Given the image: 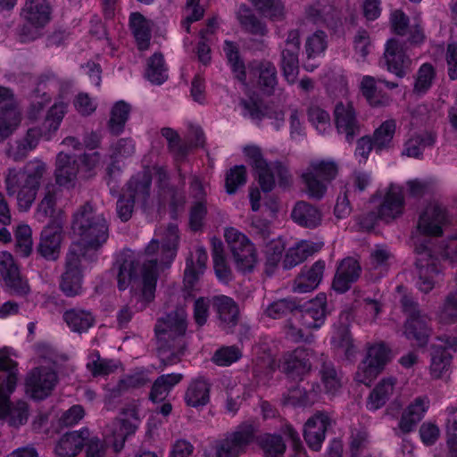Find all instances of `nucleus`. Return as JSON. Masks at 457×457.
Segmentation results:
<instances>
[{"mask_svg": "<svg viewBox=\"0 0 457 457\" xmlns=\"http://www.w3.org/2000/svg\"><path fill=\"white\" fill-rule=\"evenodd\" d=\"M179 233L175 224L166 228L159 227L154 239L149 243L139 262H143L139 276L134 274L131 262L125 263L118 275V287L124 290L129 287L132 293V301L137 311L143 310L154 300L158 274L169 268L178 250Z\"/></svg>", "mask_w": 457, "mask_h": 457, "instance_id": "f257e3e1", "label": "nucleus"}, {"mask_svg": "<svg viewBox=\"0 0 457 457\" xmlns=\"http://www.w3.org/2000/svg\"><path fill=\"white\" fill-rule=\"evenodd\" d=\"M71 245L61 288L69 296L81 292L82 273L108 238L104 217L87 204L76 211L71 227Z\"/></svg>", "mask_w": 457, "mask_h": 457, "instance_id": "f03ea898", "label": "nucleus"}, {"mask_svg": "<svg viewBox=\"0 0 457 457\" xmlns=\"http://www.w3.org/2000/svg\"><path fill=\"white\" fill-rule=\"evenodd\" d=\"M100 137L97 134L92 133L85 139L87 153L78 163L77 154L71 152L61 151L57 155L55 168L56 186L47 187L44 199L38 205L37 214L45 217H54L56 211L54 208L55 200L62 190L73 188L78 178H89L96 173L104 164V161L98 152L94 149L98 146Z\"/></svg>", "mask_w": 457, "mask_h": 457, "instance_id": "7ed1b4c3", "label": "nucleus"}, {"mask_svg": "<svg viewBox=\"0 0 457 457\" xmlns=\"http://www.w3.org/2000/svg\"><path fill=\"white\" fill-rule=\"evenodd\" d=\"M448 223L445 208L437 202L430 203L421 212L416 232L411 237L416 266L419 270L418 287L420 291L429 292L439 277L436 259L432 255L431 237L439 236Z\"/></svg>", "mask_w": 457, "mask_h": 457, "instance_id": "20e7f679", "label": "nucleus"}, {"mask_svg": "<svg viewBox=\"0 0 457 457\" xmlns=\"http://www.w3.org/2000/svg\"><path fill=\"white\" fill-rule=\"evenodd\" d=\"M223 51L228 65L235 79L241 84L245 94L260 89L265 94H270L277 85L276 69L270 62H252L246 70L242 60L238 46L226 40Z\"/></svg>", "mask_w": 457, "mask_h": 457, "instance_id": "39448f33", "label": "nucleus"}, {"mask_svg": "<svg viewBox=\"0 0 457 457\" xmlns=\"http://www.w3.org/2000/svg\"><path fill=\"white\" fill-rule=\"evenodd\" d=\"M15 354L11 348L0 349V422H7L12 427L23 425L29 416L25 402L11 403L18 381Z\"/></svg>", "mask_w": 457, "mask_h": 457, "instance_id": "423d86ee", "label": "nucleus"}, {"mask_svg": "<svg viewBox=\"0 0 457 457\" xmlns=\"http://www.w3.org/2000/svg\"><path fill=\"white\" fill-rule=\"evenodd\" d=\"M139 424L140 418L136 405L125 409L118 420L107 427L104 441L96 437L90 438L86 457H106L109 446H112L115 453L120 452L126 439L136 432Z\"/></svg>", "mask_w": 457, "mask_h": 457, "instance_id": "0eeeda50", "label": "nucleus"}, {"mask_svg": "<svg viewBox=\"0 0 457 457\" xmlns=\"http://www.w3.org/2000/svg\"><path fill=\"white\" fill-rule=\"evenodd\" d=\"M46 170V164L39 160L29 162L24 170H9L5 179L6 191L10 195H16L20 211L27 212L31 207Z\"/></svg>", "mask_w": 457, "mask_h": 457, "instance_id": "6e6552de", "label": "nucleus"}, {"mask_svg": "<svg viewBox=\"0 0 457 457\" xmlns=\"http://www.w3.org/2000/svg\"><path fill=\"white\" fill-rule=\"evenodd\" d=\"M67 102L63 100L56 101L47 111L40 131L36 129H29L24 141L19 143L16 149L11 148L8 154L14 159H19L34 149L40 138L50 139L58 130L67 112Z\"/></svg>", "mask_w": 457, "mask_h": 457, "instance_id": "1a4fd4ad", "label": "nucleus"}, {"mask_svg": "<svg viewBox=\"0 0 457 457\" xmlns=\"http://www.w3.org/2000/svg\"><path fill=\"white\" fill-rule=\"evenodd\" d=\"M246 161L258 174L259 183L265 192L273 189L276 184L286 187L289 181L287 169L280 163H268L258 146L248 145L244 148Z\"/></svg>", "mask_w": 457, "mask_h": 457, "instance_id": "9d476101", "label": "nucleus"}, {"mask_svg": "<svg viewBox=\"0 0 457 457\" xmlns=\"http://www.w3.org/2000/svg\"><path fill=\"white\" fill-rule=\"evenodd\" d=\"M254 428L243 425L225 437L214 440L204 449V457H239L253 441Z\"/></svg>", "mask_w": 457, "mask_h": 457, "instance_id": "9b49d317", "label": "nucleus"}, {"mask_svg": "<svg viewBox=\"0 0 457 457\" xmlns=\"http://www.w3.org/2000/svg\"><path fill=\"white\" fill-rule=\"evenodd\" d=\"M337 174V164L328 159H314L302 173V179L308 195L313 198H321L328 184Z\"/></svg>", "mask_w": 457, "mask_h": 457, "instance_id": "f8f14e48", "label": "nucleus"}, {"mask_svg": "<svg viewBox=\"0 0 457 457\" xmlns=\"http://www.w3.org/2000/svg\"><path fill=\"white\" fill-rule=\"evenodd\" d=\"M154 174V179L158 184L159 187L162 189L163 183L167 178L166 172L162 168L154 167L152 170H147L145 173L134 178L129 184L128 194L132 199H125V195L120 197L117 203V212L121 220H128L132 213L133 203L145 199L148 195L149 190V175Z\"/></svg>", "mask_w": 457, "mask_h": 457, "instance_id": "ddd939ff", "label": "nucleus"}, {"mask_svg": "<svg viewBox=\"0 0 457 457\" xmlns=\"http://www.w3.org/2000/svg\"><path fill=\"white\" fill-rule=\"evenodd\" d=\"M224 237L231 251L237 269L241 272L253 271L258 263L253 244L245 234L235 228H226Z\"/></svg>", "mask_w": 457, "mask_h": 457, "instance_id": "4468645a", "label": "nucleus"}, {"mask_svg": "<svg viewBox=\"0 0 457 457\" xmlns=\"http://www.w3.org/2000/svg\"><path fill=\"white\" fill-rule=\"evenodd\" d=\"M371 204L374 208H378V211L372 212L360 224L363 229L367 230L372 228L378 219L387 221L402 213L403 207L402 187L398 185H391L384 198L378 200L375 197Z\"/></svg>", "mask_w": 457, "mask_h": 457, "instance_id": "2eb2a0df", "label": "nucleus"}, {"mask_svg": "<svg viewBox=\"0 0 457 457\" xmlns=\"http://www.w3.org/2000/svg\"><path fill=\"white\" fill-rule=\"evenodd\" d=\"M57 383V375L53 362L46 361L45 365L33 369L27 376L26 394L36 400L49 396Z\"/></svg>", "mask_w": 457, "mask_h": 457, "instance_id": "dca6fc26", "label": "nucleus"}, {"mask_svg": "<svg viewBox=\"0 0 457 457\" xmlns=\"http://www.w3.org/2000/svg\"><path fill=\"white\" fill-rule=\"evenodd\" d=\"M63 239V219L58 212L56 219L42 229L37 251L44 258L54 261L60 255Z\"/></svg>", "mask_w": 457, "mask_h": 457, "instance_id": "f3484780", "label": "nucleus"}, {"mask_svg": "<svg viewBox=\"0 0 457 457\" xmlns=\"http://www.w3.org/2000/svg\"><path fill=\"white\" fill-rule=\"evenodd\" d=\"M390 358V351L383 344L370 346L368 350L367 357L356 372V380L360 383L369 385L384 369Z\"/></svg>", "mask_w": 457, "mask_h": 457, "instance_id": "a211bd4d", "label": "nucleus"}, {"mask_svg": "<svg viewBox=\"0 0 457 457\" xmlns=\"http://www.w3.org/2000/svg\"><path fill=\"white\" fill-rule=\"evenodd\" d=\"M457 346V337H439L433 345L430 362V374L435 378L445 376L451 368L452 352Z\"/></svg>", "mask_w": 457, "mask_h": 457, "instance_id": "6ab92c4d", "label": "nucleus"}, {"mask_svg": "<svg viewBox=\"0 0 457 457\" xmlns=\"http://www.w3.org/2000/svg\"><path fill=\"white\" fill-rule=\"evenodd\" d=\"M237 109L241 115L254 121L261 120L264 117L269 118L277 129L284 123V114L281 111L263 107L257 99L251 96L248 99H241Z\"/></svg>", "mask_w": 457, "mask_h": 457, "instance_id": "aec40b11", "label": "nucleus"}, {"mask_svg": "<svg viewBox=\"0 0 457 457\" xmlns=\"http://www.w3.org/2000/svg\"><path fill=\"white\" fill-rule=\"evenodd\" d=\"M0 276L5 286L17 295H25L29 288L26 280L20 275L12 255L8 252L0 253Z\"/></svg>", "mask_w": 457, "mask_h": 457, "instance_id": "412c9836", "label": "nucleus"}, {"mask_svg": "<svg viewBox=\"0 0 457 457\" xmlns=\"http://www.w3.org/2000/svg\"><path fill=\"white\" fill-rule=\"evenodd\" d=\"M300 48V34L297 30L288 33L285 47L282 51V71L288 83L296 81L299 66L298 52Z\"/></svg>", "mask_w": 457, "mask_h": 457, "instance_id": "4be33fe9", "label": "nucleus"}, {"mask_svg": "<svg viewBox=\"0 0 457 457\" xmlns=\"http://www.w3.org/2000/svg\"><path fill=\"white\" fill-rule=\"evenodd\" d=\"M384 58L387 71L398 78L404 77L411 65V60L406 54L403 46L394 38L386 42Z\"/></svg>", "mask_w": 457, "mask_h": 457, "instance_id": "5701e85b", "label": "nucleus"}, {"mask_svg": "<svg viewBox=\"0 0 457 457\" xmlns=\"http://www.w3.org/2000/svg\"><path fill=\"white\" fill-rule=\"evenodd\" d=\"M329 426V417L325 412H316L303 425V435L308 446L314 451L320 450Z\"/></svg>", "mask_w": 457, "mask_h": 457, "instance_id": "b1692460", "label": "nucleus"}, {"mask_svg": "<svg viewBox=\"0 0 457 457\" xmlns=\"http://www.w3.org/2000/svg\"><path fill=\"white\" fill-rule=\"evenodd\" d=\"M12 94L9 89L0 87V141L7 137L21 122V113L12 107Z\"/></svg>", "mask_w": 457, "mask_h": 457, "instance_id": "393cba45", "label": "nucleus"}, {"mask_svg": "<svg viewBox=\"0 0 457 457\" xmlns=\"http://www.w3.org/2000/svg\"><path fill=\"white\" fill-rule=\"evenodd\" d=\"M89 440L87 428L68 432L56 441L54 453L58 457H76Z\"/></svg>", "mask_w": 457, "mask_h": 457, "instance_id": "a878e982", "label": "nucleus"}, {"mask_svg": "<svg viewBox=\"0 0 457 457\" xmlns=\"http://www.w3.org/2000/svg\"><path fill=\"white\" fill-rule=\"evenodd\" d=\"M187 329V314L184 309H179L174 313L158 320L155 333L159 339H173L181 336Z\"/></svg>", "mask_w": 457, "mask_h": 457, "instance_id": "bb28decb", "label": "nucleus"}, {"mask_svg": "<svg viewBox=\"0 0 457 457\" xmlns=\"http://www.w3.org/2000/svg\"><path fill=\"white\" fill-rule=\"evenodd\" d=\"M207 253L201 247L196 246L191 252L186 262V269L184 273V286L186 290H193L201 275L206 269Z\"/></svg>", "mask_w": 457, "mask_h": 457, "instance_id": "cd10ccee", "label": "nucleus"}, {"mask_svg": "<svg viewBox=\"0 0 457 457\" xmlns=\"http://www.w3.org/2000/svg\"><path fill=\"white\" fill-rule=\"evenodd\" d=\"M427 320L420 312H413L404 324V336L418 346H425L428 343L430 328Z\"/></svg>", "mask_w": 457, "mask_h": 457, "instance_id": "c85d7f7f", "label": "nucleus"}, {"mask_svg": "<svg viewBox=\"0 0 457 457\" xmlns=\"http://www.w3.org/2000/svg\"><path fill=\"white\" fill-rule=\"evenodd\" d=\"M334 118L337 131L345 134L346 140H352L358 131V123L353 105L349 102L337 103L334 111Z\"/></svg>", "mask_w": 457, "mask_h": 457, "instance_id": "c756f323", "label": "nucleus"}, {"mask_svg": "<svg viewBox=\"0 0 457 457\" xmlns=\"http://www.w3.org/2000/svg\"><path fill=\"white\" fill-rule=\"evenodd\" d=\"M278 368L289 378H300L311 368L310 353L305 349L297 348L285 355L283 363Z\"/></svg>", "mask_w": 457, "mask_h": 457, "instance_id": "7c9ffc66", "label": "nucleus"}, {"mask_svg": "<svg viewBox=\"0 0 457 457\" xmlns=\"http://www.w3.org/2000/svg\"><path fill=\"white\" fill-rule=\"evenodd\" d=\"M360 271V265L355 259L350 257L344 259L340 262L333 280L334 290L339 293L347 291L359 278Z\"/></svg>", "mask_w": 457, "mask_h": 457, "instance_id": "2f4dec72", "label": "nucleus"}, {"mask_svg": "<svg viewBox=\"0 0 457 457\" xmlns=\"http://www.w3.org/2000/svg\"><path fill=\"white\" fill-rule=\"evenodd\" d=\"M428 408L429 399L427 396L416 397L403 411L399 422V428L404 433L412 430L424 417Z\"/></svg>", "mask_w": 457, "mask_h": 457, "instance_id": "473e14b6", "label": "nucleus"}, {"mask_svg": "<svg viewBox=\"0 0 457 457\" xmlns=\"http://www.w3.org/2000/svg\"><path fill=\"white\" fill-rule=\"evenodd\" d=\"M392 29L398 35H409V41L418 45L424 40L423 30L420 24L415 21L409 24L407 16L400 10L394 11L390 15Z\"/></svg>", "mask_w": 457, "mask_h": 457, "instance_id": "72a5a7b5", "label": "nucleus"}, {"mask_svg": "<svg viewBox=\"0 0 457 457\" xmlns=\"http://www.w3.org/2000/svg\"><path fill=\"white\" fill-rule=\"evenodd\" d=\"M327 46V35L323 31L317 30L306 37L304 50L307 61L304 68L307 71H312L318 66L315 61L324 55Z\"/></svg>", "mask_w": 457, "mask_h": 457, "instance_id": "f704fd0d", "label": "nucleus"}, {"mask_svg": "<svg viewBox=\"0 0 457 457\" xmlns=\"http://www.w3.org/2000/svg\"><path fill=\"white\" fill-rule=\"evenodd\" d=\"M22 16L32 26L43 27L51 19V7L47 0H27Z\"/></svg>", "mask_w": 457, "mask_h": 457, "instance_id": "c9c22d12", "label": "nucleus"}, {"mask_svg": "<svg viewBox=\"0 0 457 457\" xmlns=\"http://www.w3.org/2000/svg\"><path fill=\"white\" fill-rule=\"evenodd\" d=\"M325 270V262H316L310 268L304 269L295 281L294 291L307 293L314 290L320 283Z\"/></svg>", "mask_w": 457, "mask_h": 457, "instance_id": "e433bc0d", "label": "nucleus"}, {"mask_svg": "<svg viewBox=\"0 0 457 457\" xmlns=\"http://www.w3.org/2000/svg\"><path fill=\"white\" fill-rule=\"evenodd\" d=\"M326 316V295H319L310 301L302 314L303 325L308 328H319Z\"/></svg>", "mask_w": 457, "mask_h": 457, "instance_id": "4c0bfd02", "label": "nucleus"}, {"mask_svg": "<svg viewBox=\"0 0 457 457\" xmlns=\"http://www.w3.org/2000/svg\"><path fill=\"white\" fill-rule=\"evenodd\" d=\"M292 220L305 228H315L321 223L322 215L320 210L305 202H298L291 212Z\"/></svg>", "mask_w": 457, "mask_h": 457, "instance_id": "58836bf2", "label": "nucleus"}, {"mask_svg": "<svg viewBox=\"0 0 457 457\" xmlns=\"http://www.w3.org/2000/svg\"><path fill=\"white\" fill-rule=\"evenodd\" d=\"M320 246L315 243L303 240L290 247L285 255L282 264L285 269L292 267L303 262L308 256L317 252Z\"/></svg>", "mask_w": 457, "mask_h": 457, "instance_id": "ea45409f", "label": "nucleus"}, {"mask_svg": "<svg viewBox=\"0 0 457 457\" xmlns=\"http://www.w3.org/2000/svg\"><path fill=\"white\" fill-rule=\"evenodd\" d=\"M396 130L395 120H387L382 122L373 132L370 137L376 152L388 150L394 145V137Z\"/></svg>", "mask_w": 457, "mask_h": 457, "instance_id": "a19ab883", "label": "nucleus"}, {"mask_svg": "<svg viewBox=\"0 0 457 457\" xmlns=\"http://www.w3.org/2000/svg\"><path fill=\"white\" fill-rule=\"evenodd\" d=\"M395 380L394 378L382 379L371 391L367 400V408L377 411L381 408L395 393Z\"/></svg>", "mask_w": 457, "mask_h": 457, "instance_id": "79ce46f5", "label": "nucleus"}, {"mask_svg": "<svg viewBox=\"0 0 457 457\" xmlns=\"http://www.w3.org/2000/svg\"><path fill=\"white\" fill-rule=\"evenodd\" d=\"M131 106L129 103L120 100L114 103L110 111L108 129L112 134H120L129 118Z\"/></svg>", "mask_w": 457, "mask_h": 457, "instance_id": "37998d69", "label": "nucleus"}, {"mask_svg": "<svg viewBox=\"0 0 457 457\" xmlns=\"http://www.w3.org/2000/svg\"><path fill=\"white\" fill-rule=\"evenodd\" d=\"M191 190L194 193V196L196 198V202L190 212V226L193 229L196 230L201 228L206 213L204 202L205 191L203 184L198 179H195L192 182Z\"/></svg>", "mask_w": 457, "mask_h": 457, "instance_id": "c03bdc74", "label": "nucleus"}, {"mask_svg": "<svg viewBox=\"0 0 457 457\" xmlns=\"http://www.w3.org/2000/svg\"><path fill=\"white\" fill-rule=\"evenodd\" d=\"M375 78L371 76L362 77L360 82V89L362 96L366 98L368 103L374 107L385 106L389 104L390 97L377 88V83Z\"/></svg>", "mask_w": 457, "mask_h": 457, "instance_id": "a18cd8bd", "label": "nucleus"}, {"mask_svg": "<svg viewBox=\"0 0 457 457\" xmlns=\"http://www.w3.org/2000/svg\"><path fill=\"white\" fill-rule=\"evenodd\" d=\"M320 375V385L312 388L314 393H316V398L322 393L329 397L336 395L341 388L342 383L335 369L330 366H325Z\"/></svg>", "mask_w": 457, "mask_h": 457, "instance_id": "49530a36", "label": "nucleus"}, {"mask_svg": "<svg viewBox=\"0 0 457 457\" xmlns=\"http://www.w3.org/2000/svg\"><path fill=\"white\" fill-rule=\"evenodd\" d=\"M435 143V135L432 132L424 131L412 135L405 143L403 154L408 157H420L426 147Z\"/></svg>", "mask_w": 457, "mask_h": 457, "instance_id": "de8ad7c7", "label": "nucleus"}, {"mask_svg": "<svg viewBox=\"0 0 457 457\" xmlns=\"http://www.w3.org/2000/svg\"><path fill=\"white\" fill-rule=\"evenodd\" d=\"M129 21L139 49H146L150 40V32L152 28L151 21H147L144 16L137 12L132 13Z\"/></svg>", "mask_w": 457, "mask_h": 457, "instance_id": "09e8293b", "label": "nucleus"}, {"mask_svg": "<svg viewBox=\"0 0 457 457\" xmlns=\"http://www.w3.org/2000/svg\"><path fill=\"white\" fill-rule=\"evenodd\" d=\"M181 375L177 373L166 374L158 378L152 388L150 399L159 402L166 398L170 391L181 380Z\"/></svg>", "mask_w": 457, "mask_h": 457, "instance_id": "8fccbe9b", "label": "nucleus"}, {"mask_svg": "<svg viewBox=\"0 0 457 457\" xmlns=\"http://www.w3.org/2000/svg\"><path fill=\"white\" fill-rule=\"evenodd\" d=\"M145 76L151 83L156 85L162 84L168 79L167 69L162 54H154L148 59Z\"/></svg>", "mask_w": 457, "mask_h": 457, "instance_id": "3c124183", "label": "nucleus"}, {"mask_svg": "<svg viewBox=\"0 0 457 457\" xmlns=\"http://www.w3.org/2000/svg\"><path fill=\"white\" fill-rule=\"evenodd\" d=\"M186 402L192 407L205 405L209 402V386L204 380L192 382L186 393Z\"/></svg>", "mask_w": 457, "mask_h": 457, "instance_id": "603ef678", "label": "nucleus"}, {"mask_svg": "<svg viewBox=\"0 0 457 457\" xmlns=\"http://www.w3.org/2000/svg\"><path fill=\"white\" fill-rule=\"evenodd\" d=\"M64 320L72 331L79 333L87 331L94 323L91 313L84 311H68L64 313Z\"/></svg>", "mask_w": 457, "mask_h": 457, "instance_id": "864d4df0", "label": "nucleus"}, {"mask_svg": "<svg viewBox=\"0 0 457 457\" xmlns=\"http://www.w3.org/2000/svg\"><path fill=\"white\" fill-rule=\"evenodd\" d=\"M16 251L21 256H29L33 248L31 228L25 224H19L14 230Z\"/></svg>", "mask_w": 457, "mask_h": 457, "instance_id": "5fc2aeb1", "label": "nucleus"}, {"mask_svg": "<svg viewBox=\"0 0 457 457\" xmlns=\"http://www.w3.org/2000/svg\"><path fill=\"white\" fill-rule=\"evenodd\" d=\"M213 305L217 308L220 320L229 324H234L238 314V308L235 302L225 295L213 298Z\"/></svg>", "mask_w": 457, "mask_h": 457, "instance_id": "6e6d98bb", "label": "nucleus"}, {"mask_svg": "<svg viewBox=\"0 0 457 457\" xmlns=\"http://www.w3.org/2000/svg\"><path fill=\"white\" fill-rule=\"evenodd\" d=\"M237 17L243 28L253 35L263 36L266 32L265 26L255 19L251 10L241 5L237 12Z\"/></svg>", "mask_w": 457, "mask_h": 457, "instance_id": "4d7b16f0", "label": "nucleus"}, {"mask_svg": "<svg viewBox=\"0 0 457 457\" xmlns=\"http://www.w3.org/2000/svg\"><path fill=\"white\" fill-rule=\"evenodd\" d=\"M213 266L218 279L226 283L230 278V270L223 255L222 243L220 240H213Z\"/></svg>", "mask_w": 457, "mask_h": 457, "instance_id": "13d9d810", "label": "nucleus"}, {"mask_svg": "<svg viewBox=\"0 0 457 457\" xmlns=\"http://www.w3.org/2000/svg\"><path fill=\"white\" fill-rule=\"evenodd\" d=\"M316 400V393H314L313 389L312 392L306 393L300 387L289 389L284 397L285 404L294 407L311 406Z\"/></svg>", "mask_w": 457, "mask_h": 457, "instance_id": "bf43d9fd", "label": "nucleus"}, {"mask_svg": "<svg viewBox=\"0 0 457 457\" xmlns=\"http://www.w3.org/2000/svg\"><path fill=\"white\" fill-rule=\"evenodd\" d=\"M435 75V69L431 64H422L419 69L415 79L413 87L414 93L417 95L425 94L432 86Z\"/></svg>", "mask_w": 457, "mask_h": 457, "instance_id": "052dcab7", "label": "nucleus"}, {"mask_svg": "<svg viewBox=\"0 0 457 457\" xmlns=\"http://www.w3.org/2000/svg\"><path fill=\"white\" fill-rule=\"evenodd\" d=\"M437 320L442 324H450L457 320V290L446 297L438 310Z\"/></svg>", "mask_w": 457, "mask_h": 457, "instance_id": "680f3d73", "label": "nucleus"}, {"mask_svg": "<svg viewBox=\"0 0 457 457\" xmlns=\"http://www.w3.org/2000/svg\"><path fill=\"white\" fill-rule=\"evenodd\" d=\"M269 346L267 343L255 345L253 348V354L256 357L254 372L257 376L262 371L263 369L268 370L267 374L275 370V363L271 354L268 353Z\"/></svg>", "mask_w": 457, "mask_h": 457, "instance_id": "e2e57ef3", "label": "nucleus"}, {"mask_svg": "<svg viewBox=\"0 0 457 457\" xmlns=\"http://www.w3.org/2000/svg\"><path fill=\"white\" fill-rule=\"evenodd\" d=\"M246 182V170L243 165L231 168L226 175L225 187L228 194H235Z\"/></svg>", "mask_w": 457, "mask_h": 457, "instance_id": "0e129e2a", "label": "nucleus"}, {"mask_svg": "<svg viewBox=\"0 0 457 457\" xmlns=\"http://www.w3.org/2000/svg\"><path fill=\"white\" fill-rule=\"evenodd\" d=\"M87 368L95 376L106 375L113 371L117 364L112 361L102 360L97 352H93L88 356Z\"/></svg>", "mask_w": 457, "mask_h": 457, "instance_id": "69168bd1", "label": "nucleus"}, {"mask_svg": "<svg viewBox=\"0 0 457 457\" xmlns=\"http://www.w3.org/2000/svg\"><path fill=\"white\" fill-rule=\"evenodd\" d=\"M446 436L449 451L453 457H457V408L448 409Z\"/></svg>", "mask_w": 457, "mask_h": 457, "instance_id": "338daca9", "label": "nucleus"}, {"mask_svg": "<svg viewBox=\"0 0 457 457\" xmlns=\"http://www.w3.org/2000/svg\"><path fill=\"white\" fill-rule=\"evenodd\" d=\"M262 447L266 457H282L286 446L281 437L267 435L262 439Z\"/></svg>", "mask_w": 457, "mask_h": 457, "instance_id": "774afa93", "label": "nucleus"}]
</instances>
